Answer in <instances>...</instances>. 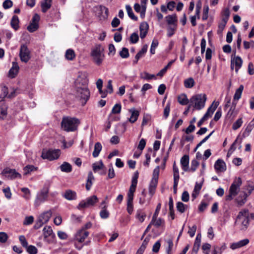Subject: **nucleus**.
<instances>
[{"label": "nucleus", "mask_w": 254, "mask_h": 254, "mask_svg": "<svg viewBox=\"0 0 254 254\" xmlns=\"http://www.w3.org/2000/svg\"><path fill=\"white\" fill-rule=\"evenodd\" d=\"M87 80L78 76L75 81L76 96L84 106L90 97V92L87 87Z\"/></svg>", "instance_id": "obj_1"}, {"label": "nucleus", "mask_w": 254, "mask_h": 254, "mask_svg": "<svg viewBox=\"0 0 254 254\" xmlns=\"http://www.w3.org/2000/svg\"><path fill=\"white\" fill-rule=\"evenodd\" d=\"M80 121L77 118L64 117L61 122V127L67 132L74 131L77 130Z\"/></svg>", "instance_id": "obj_2"}, {"label": "nucleus", "mask_w": 254, "mask_h": 254, "mask_svg": "<svg viewBox=\"0 0 254 254\" xmlns=\"http://www.w3.org/2000/svg\"><path fill=\"white\" fill-rule=\"evenodd\" d=\"M249 216L248 209H244L239 212L235 224L241 230H246L248 227L249 225Z\"/></svg>", "instance_id": "obj_3"}, {"label": "nucleus", "mask_w": 254, "mask_h": 254, "mask_svg": "<svg viewBox=\"0 0 254 254\" xmlns=\"http://www.w3.org/2000/svg\"><path fill=\"white\" fill-rule=\"evenodd\" d=\"M206 100L207 97L205 94H198L192 96L190 99V103L193 108V111L203 109L205 106Z\"/></svg>", "instance_id": "obj_4"}, {"label": "nucleus", "mask_w": 254, "mask_h": 254, "mask_svg": "<svg viewBox=\"0 0 254 254\" xmlns=\"http://www.w3.org/2000/svg\"><path fill=\"white\" fill-rule=\"evenodd\" d=\"M104 49L100 45H96L92 50L91 56L93 62L98 65H100L104 59Z\"/></svg>", "instance_id": "obj_5"}, {"label": "nucleus", "mask_w": 254, "mask_h": 254, "mask_svg": "<svg viewBox=\"0 0 254 254\" xmlns=\"http://www.w3.org/2000/svg\"><path fill=\"white\" fill-rule=\"evenodd\" d=\"M61 150L60 149H49L48 150L43 149L41 157L44 159L52 161L59 158Z\"/></svg>", "instance_id": "obj_6"}, {"label": "nucleus", "mask_w": 254, "mask_h": 254, "mask_svg": "<svg viewBox=\"0 0 254 254\" xmlns=\"http://www.w3.org/2000/svg\"><path fill=\"white\" fill-rule=\"evenodd\" d=\"M1 175L10 180L15 179H21V175L15 169H10L8 167L4 168L1 173Z\"/></svg>", "instance_id": "obj_7"}, {"label": "nucleus", "mask_w": 254, "mask_h": 254, "mask_svg": "<svg viewBox=\"0 0 254 254\" xmlns=\"http://www.w3.org/2000/svg\"><path fill=\"white\" fill-rule=\"evenodd\" d=\"M98 201V198L96 195H92L87 198L85 200L81 201L78 204V209L87 208L93 206Z\"/></svg>", "instance_id": "obj_8"}, {"label": "nucleus", "mask_w": 254, "mask_h": 254, "mask_svg": "<svg viewBox=\"0 0 254 254\" xmlns=\"http://www.w3.org/2000/svg\"><path fill=\"white\" fill-rule=\"evenodd\" d=\"M19 57L21 61L25 63H27L30 59V52L25 44H22L20 47Z\"/></svg>", "instance_id": "obj_9"}, {"label": "nucleus", "mask_w": 254, "mask_h": 254, "mask_svg": "<svg viewBox=\"0 0 254 254\" xmlns=\"http://www.w3.org/2000/svg\"><path fill=\"white\" fill-rule=\"evenodd\" d=\"M48 192L49 189L44 188L37 195L35 200V205L36 206H39L42 202L47 200Z\"/></svg>", "instance_id": "obj_10"}, {"label": "nucleus", "mask_w": 254, "mask_h": 254, "mask_svg": "<svg viewBox=\"0 0 254 254\" xmlns=\"http://www.w3.org/2000/svg\"><path fill=\"white\" fill-rule=\"evenodd\" d=\"M243 63L242 59L239 57H234L231 58V68L233 69L235 68L236 73L238 72L239 69L241 67Z\"/></svg>", "instance_id": "obj_11"}, {"label": "nucleus", "mask_w": 254, "mask_h": 254, "mask_svg": "<svg viewBox=\"0 0 254 254\" xmlns=\"http://www.w3.org/2000/svg\"><path fill=\"white\" fill-rule=\"evenodd\" d=\"M242 184V181L241 178L240 177L236 178L229 189V192L237 195Z\"/></svg>", "instance_id": "obj_12"}, {"label": "nucleus", "mask_w": 254, "mask_h": 254, "mask_svg": "<svg viewBox=\"0 0 254 254\" xmlns=\"http://www.w3.org/2000/svg\"><path fill=\"white\" fill-rule=\"evenodd\" d=\"M88 235L89 232L87 231L81 229L76 232L75 235V239L79 243H82Z\"/></svg>", "instance_id": "obj_13"}, {"label": "nucleus", "mask_w": 254, "mask_h": 254, "mask_svg": "<svg viewBox=\"0 0 254 254\" xmlns=\"http://www.w3.org/2000/svg\"><path fill=\"white\" fill-rule=\"evenodd\" d=\"M138 172L136 171L134 175L132 178L131 180V185L130 186L129 191L127 194H133L134 191H135L136 187L137 184V179L138 178Z\"/></svg>", "instance_id": "obj_14"}, {"label": "nucleus", "mask_w": 254, "mask_h": 254, "mask_svg": "<svg viewBox=\"0 0 254 254\" xmlns=\"http://www.w3.org/2000/svg\"><path fill=\"white\" fill-rule=\"evenodd\" d=\"M214 168L217 172H223L226 170V165L223 160L219 159L215 162Z\"/></svg>", "instance_id": "obj_15"}, {"label": "nucleus", "mask_w": 254, "mask_h": 254, "mask_svg": "<svg viewBox=\"0 0 254 254\" xmlns=\"http://www.w3.org/2000/svg\"><path fill=\"white\" fill-rule=\"evenodd\" d=\"M19 70V67L16 62L12 63V66L8 72V76L11 78H13L17 75Z\"/></svg>", "instance_id": "obj_16"}, {"label": "nucleus", "mask_w": 254, "mask_h": 254, "mask_svg": "<svg viewBox=\"0 0 254 254\" xmlns=\"http://www.w3.org/2000/svg\"><path fill=\"white\" fill-rule=\"evenodd\" d=\"M148 24L146 22H142L139 26L140 37L141 39H144L148 32Z\"/></svg>", "instance_id": "obj_17"}, {"label": "nucleus", "mask_w": 254, "mask_h": 254, "mask_svg": "<svg viewBox=\"0 0 254 254\" xmlns=\"http://www.w3.org/2000/svg\"><path fill=\"white\" fill-rule=\"evenodd\" d=\"M182 169L184 171H189V156L188 155H184L181 159Z\"/></svg>", "instance_id": "obj_18"}, {"label": "nucleus", "mask_w": 254, "mask_h": 254, "mask_svg": "<svg viewBox=\"0 0 254 254\" xmlns=\"http://www.w3.org/2000/svg\"><path fill=\"white\" fill-rule=\"evenodd\" d=\"M158 179H156L155 178H152L151 180L149 187V192L151 196H152L155 192L156 188L158 184Z\"/></svg>", "instance_id": "obj_19"}, {"label": "nucleus", "mask_w": 254, "mask_h": 254, "mask_svg": "<svg viewBox=\"0 0 254 254\" xmlns=\"http://www.w3.org/2000/svg\"><path fill=\"white\" fill-rule=\"evenodd\" d=\"M43 234L45 240H46L48 237H51L52 238H54L55 237L53 230L50 226H46L44 228Z\"/></svg>", "instance_id": "obj_20"}, {"label": "nucleus", "mask_w": 254, "mask_h": 254, "mask_svg": "<svg viewBox=\"0 0 254 254\" xmlns=\"http://www.w3.org/2000/svg\"><path fill=\"white\" fill-rule=\"evenodd\" d=\"M218 105H219V102H215L214 101L212 103V104H211V105L208 108L206 113L204 114V115H206V117L208 118L209 117H211V115L214 113V112L215 111V110L217 108Z\"/></svg>", "instance_id": "obj_21"}, {"label": "nucleus", "mask_w": 254, "mask_h": 254, "mask_svg": "<svg viewBox=\"0 0 254 254\" xmlns=\"http://www.w3.org/2000/svg\"><path fill=\"white\" fill-rule=\"evenodd\" d=\"M201 236L200 234H198L195 238L192 249V252L194 253L195 254H196L199 250L201 243Z\"/></svg>", "instance_id": "obj_22"}, {"label": "nucleus", "mask_w": 254, "mask_h": 254, "mask_svg": "<svg viewBox=\"0 0 254 254\" xmlns=\"http://www.w3.org/2000/svg\"><path fill=\"white\" fill-rule=\"evenodd\" d=\"M248 195L245 192H242L239 196L236 199L238 205L240 206L244 205L246 202V199Z\"/></svg>", "instance_id": "obj_23"}, {"label": "nucleus", "mask_w": 254, "mask_h": 254, "mask_svg": "<svg viewBox=\"0 0 254 254\" xmlns=\"http://www.w3.org/2000/svg\"><path fill=\"white\" fill-rule=\"evenodd\" d=\"M52 216V212L50 211H47L44 212L38 217L41 221H42L44 224L48 222Z\"/></svg>", "instance_id": "obj_24"}, {"label": "nucleus", "mask_w": 254, "mask_h": 254, "mask_svg": "<svg viewBox=\"0 0 254 254\" xmlns=\"http://www.w3.org/2000/svg\"><path fill=\"white\" fill-rule=\"evenodd\" d=\"M64 196L68 200H74L76 199V194L74 191L68 190L65 191Z\"/></svg>", "instance_id": "obj_25"}, {"label": "nucleus", "mask_w": 254, "mask_h": 254, "mask_svg": "<svg viewBox=\"0 0 254 254\" xmlns=\"http://www.w3.org/2000/svg\"><path fill=\"white\" fill-rule=\"evenodd\" d=\"M19 20L17 16L13 15L10 21V25L11 27L15 30H17L19 26Z\"/></svg>", "instance_id": "obj_26"}, {"label": "nucleus", "mask_w": 254, "mask_h": 254, "mask_svg": "<svg viewBox=\"0 0 254 254\" xmlns=\"http://www.w3.org/2000/svg\"><path fill=\"white\" fill-rule=\"evenodd\" d=\"M129 112L131 113V115L128 119L129 121L131 123H134L137 120L139 115V112L134 109H130Z\"/></svg>", "instance_id": "obj_27"}, {"label": "nucleus", "mask_w": 254, "mask_h": 254, "mask_svg": "<svg viewBox=\"0 0 254 254\" xmlns=\"http://www.w3.org/2000/svg\"><path fill=\"white\" fill-rule=\"evenodd\" d=\"M165 18L169 25H177V18L176 14L169 15Z\"/></svg>", "instance_id": "obj_28"}, {"label": "nucleus", "mask_w": 254, "mask_h": 254, "mask_svg": "<svg viewBox=\"0 0 254 254\" xmlns=\"http://www.w3.org/2000/svg\"><path fill=\"white\" fill-rule=\"evenodd\" d=\"M164 223V220L161 218H159L157 219V217H156L154 219V217H152L151 221L149 224L151 226L153 225L156 227H159L163 224Z\"/></svg>", "instance_id": "obj_29"}, {"label": "nucleus", "mask_w": 254, "mask_h": 254, "mask_svg": "<svg viewBox=\"0 0 254 254\" xmlns=\"http://www.w3.org/2000/svg\"><path fill=\"white\" fill-rule=\"evenodd\" d=\"M243 89L244 86L243 85H241L239 88L237 89L234 96L233 104L234 103L235 101H238L241 98Z\"/></svg>", "instance_id": "obj_30"}, {"label": "nucleus", "mask_w": 254, "mask_h": 254, "mask_svg": "<svg viewBox=\"0 0 254 254\" xmlns=\"http://www.w3.org/2000/svg\"><path fill=\"white\" fill-rule=\"evenodd\" d=\"M60 168L61 171L64 172L69 173L72 171L71 165L66 162H64L60 166Z\"/></svg>", "instance_id": "obj_31"}, {"label": "nucleus", "mask_w": 254, "mask_h": 254, "mask_svg": "<svg viewBox=\"0 0 254 254\" xmlns=\"http://www.w3.org/2000/svg\"><path fill=\"white\" fill-rule=\"evenodd\" d=\"M102 146L100 142H96L94 145V151L93 152V156L95 158L98 156L101 150H102Z\"/></svg>", "instance_id": "obj_32"}, {"label": "nucleus", "mask_w": 254, "mask_h": 254, "mask_svg": "<svg viewBox=\"0 0 254 254\" xmlns=\"http://www.w3.org/2000/svg\"><path fill=\"white\" fill-rule=\"evenodd\" d=\"M178 102L182 105H186L188 103H190V100H188L187 95L186 94H182L178 97Z\"/></svg>", "instance_id": "obj_33"}, {"label": "nucleus", "mask_w": 254, "mask_h": 254, "mask_svg": "<svg viewBox=\"0 0 254 254\" xmlns=\"http://www.w3.org/2000/svg\"><path fill=\"white\" fill-rule=\"evenodd\" d=\"M52 0H44V1L41 3L42 10L43 12H46L51 6Z\"/></svg>", "instance_id": "obj_34"}, {"label": "nucleus", "mask_w": 254, "mask_h": 254, "mask_svg": "<svg viewBox=\"0 0 254 254\" xmlns=\"http://www.w3.org/2000/svg\"><path fill=\"white\" fill-rule=\"evenodd\" d=\"M94 177L91 172H89L88 174V177L87 182L86 184V189L87 190H89L92 185V181L94 180Z\"/></svg>", "instance_id": "obj_35"}, {"label": "nucleus", "mask_w": 254, "mask_h": 254, "mask_svg": "<svg viewBox=\"0 0 254 254\" xmlns=\"http://www.w3.org/2000/svg\"><path fill=\"white\" fill-rule=\"evenodd\" d=\"M65 57L67 60H73L75 57V54L74 51L72 49H68L66 50L65 54Z\"/></svg>", "instance_id": "obj_36"}, {"label": "nucleus", "mask_w": 254, "mask_h": 254, "mask_svg": "<svg viewBox=\"0 0 254 254\" xmlns=\"http://www.w3.org/2000/svg\"><path fill=\"white\" fill-rule=\"evenodd\" d=\"M126 8L128 16L132 20L134 21H137L138 18L137 16L134 15L131 6L129 5H127L126 6Z\"/></svg>", "instance_id": "obj_37"}, {"label": "nucleus", "mask_w": 254, "mask_h": 254, "mask_svg": "<svg viewBox=\"0 0 254 254\" xmlns=\"http://www.w3.org/2000/svg\"><path fill=\"white\" fill-rule=\"evenodd\" d=\"M176 59L171 61L167 65L162 69L157 74V76H162L167 71V70L171 66L173 63L175 61Z\"/></svg>", "instance_id": "obj_38"}, {"label": "nucleus", "mask_w": 254, "mask_h": 254, "mask_svg": "<svg viewBox=\"0 0 254 254\" xmlns=\"http://www.w3.org/2000/svg\"><path fill=\"white\" fill-rule=\"evenodd\" d=\"M148 46L146 44H145L143 46L142 49L140 51H139L137 54L136 55V59H139L141 57H142L144 54L146 53L147 51Z\"/></svg>", "instance_id": "obj_39"}, {"label": "nucleus", "mask_w": 254, "mask_h": 254, "mask_svg": "<svg viewBox=\"0 0 254 254\" xmlns=\"http://www.w3.org/2000/svg\"><path fill=\"white\" fill-rule=\"evenodd\" d=\"M177 209L178 211L181 213H184L188 208L187 205L184 204L182 202H178L177 203Z\"/></svg>", "instance_id": "obj_40"}, {"label": "nucleus", "mask_w": 254, "mask_h": 254, "mask_svg": "<svg viewBox=\"0 0 254 254\" xmlns=\"http://www.w3.org/2000/svg\"><path fill=\"white\" fill-rule=\"evenodd\" d=\"M104 165L102 161L94 163L92 165L93 170L94 172H96L98 170L103 169Z\"/></svg>", "instance_id": "obj_41"}, {"label": "nucleus", "mask_w": 254, "mask_h": 254, "mask_svg": "<svg viewBox=\"0 0 254 254\" xmlns=\"http://www.w3.org/2000/svg\"><path fill=\"white\" fill-rule=\"evenodd\" d=\"M194 81L192 77H190L184 81V85L186 88H191L194 85Z\"/></svg>", "instance_id": "obj_42"}, {"label": "nucleus", "mask_w": 254, "mask_h": 254, "mask_svg": "<svg viewBox=\"0 0 254 254\" xmlns=\"http://www.w3.org/2000/svg\"><path fill=\"white\" fill-rule=\"evenodd\" d=\"M121 111V105L120 104H116L113 108L112 112L110 115V117H111L112 114H119Z\"/></svg>", "instance_id": "obj_43"}, {"label": "nucleus", "mask_w": 254, "mask_h": 254, "mask_svg": "<svg viewBox=\"0 0 254 254\" xmlns=\"http://www.w3.org/2000/svg\"><path fill=\"white\" fill-rule=\"evenodd\" d=\"M38 23H30L27 26V29L30 32H34L38 29Z\"/></svg>", "instance_id": "obj_44"}, {"label": "nucleus", "mask_w": 254, "mask_h": 254, "mask_svg": "<svg viewBox=\"0 0 254 254\" xmlns=\"http://www.w3.org/2000/svg\"><path fill=\"white\" fill-rule=\"evenodd\" d=\"M173 176H174V180H179L180 176L179 173V169L176 165V162H174L173 166Z\"/></svg>", "instance_id": "obj_45"}, {"label": "nucleus", "mask_w": 254, "mask_h": 254, "mask_svg": "<svg viewBox=\"0 0 254 254\" xmlns=\"http://www.w3.org/2000/svg\"><path fill=\"white\" fill-rule=\"evenodd\" d=\"M140 77L146 80H150L155 78L154 74H150L147 72H143L140 74Z\"/></svg>", "instance_id": "obj_46"}, {"label": "nucleus", "mask_w": 254, "mask_h": 254, "mask_svg": "<svg viewBox=\"0 0 254 254\" xmlns=\"http://www.w3.org/2000/svg\"><path fill=\"white\" fill-rule=\"evenodd\" d=\"M21 190L24 193L23 197L26 200L29 199L31 195L30 190L27 188H21Z\"/></svg>", "instance_id": "obj_47"}, {"label": "nucleus", "mask_w": 254, "mask_h": 254, "mask_svg": "<svg viewBox=\"0 0 254 254\" xmlns=\"http://www.w3.org/2000/svg\"><path fill=\"white\" fill-rule=\"evenodd\" d=\"M139 40V37L137 33H133L130 36V43L132 44L136 43Z\"/></svg>", "instance_id": "obj_48"}, {"label": "nucleus", "mask_w": 254, "mask_h": 254, "mask_svg": "<svg viewBox=\"0 0 254 254\" xmlns=\"http://www.w3.org/2000/svg\"><path fill=\"white\" fill-rule=\"evenodd\" d=\"M26 251L29 254H36L38 252L37 249L34 246H28L26 248Z\"/></svg>", "instance_id": "obj_49"}, {"label": "nucleus", "mask_w": 254, "mask_h": 254, "mask_svg": "<svg viewBox=\"0 0 254 254\" xmlns=\"http://www.w3.org/2000/svg\"><path fill=\"white\" fill-rule=\"evenodd\" d=\"M198 165H199V162L196 160L194 159L191 161V167H190V170H189L192 172H193L196 170V169L197 167L198 166Z\"/></svg>", "instance_id": "obj_50"}, {"label": "nucleus", "mask_w": 254, "mask_h": 254, "mask_svg": "<svg viewBox=\"0 0 254 254\" xmlns=\"http://www.w3.org/2000/svg\"><path fill=\"white\" fill-rule=\"evenodd\" d=\"M158 45V41L157 39H153L150 48V53L151 54H154L155 53V49Z\"/></svg>", "instance_id": "obj_51"}, {"label": "nucleus", "mask_w": 254, "mask_h": 254, "mask_svg": "<svg viewBox=\"0 0 254 254\" xmlns=\"http://www.w3.org/2000/svg\"><path fill=\"white\" fill-rule=\"evenodd\" d=\"M243 124V121L242 118H240L238 119L233 124L232 126V128L234 130H236L238 128H239Z\"/></svg>", "instance_id": "obj_52"}, {"label": "nucleus", "mask_w": 254, "mask_h": 254, "mask_svg": "<svg viewBox=\"0 0 254 254\" xmlns=\"http://www.w3.org/2000/svg\"><path fill=\"white\" fill-rule=\"evenodd\" d=\"M176 27L177 25H172L167 28V35L168 37H170L174 34Z\"/></svg>", "instance_id": "obj_53"}, {"label": "nucleus", "mask_w": 254, "mask_h": 254, "mask_svg": "<svg viewBox=\"0 0 254 254\" xmlns=\"http://www.w3.org/2000/svg\"><path fill=\"white\" fill-rule=\"evenodd\" d=\"M120 55L122 58H127L129 56L128 50L126 48H123L120 52Z\"/></svg>", "instance_id": "obj_54"}, {"label": "nucleus", "mask_w": 254, "mask_h": 254, "mask_svg": "<svg viewBox=\"0 0 254 254\" xmlns=\"http://www.w3.org/2000/svg\"><path fill=\"white\" fill-rule=\"evenodd\" d=\"M227 21V20L223 19H222L221 21L220 22L218 25V32L221 33L222 32L226 26Z\"/></svg>", "instance_id": "obj_55"}, {"label": "nucleus", "mask_w": 254, "mask_h": 254, "mask_svg": "<svg viewBox=\"0 0 254 254\" xmlns=\"http://www.w3.org/2000/svg\"><path fill=\"white\" fill-rule=\"evenodd\" d=\"M167 244H168V247L167 249V253L168 254H172V249L173 247V240L172 239H169L167 241Z\"/></svg>", "instance_id": "obj_56"}, {"label": "nucleus", "mask_w": 254, "mask_h": 254, "mask_svg": "<svg viewBox=\"0 0 254 254\" xmlns=\"http://www.w3.org/2000/svg\"><path fill=\"white\" fill-rule=\"evenodd\" d=\"M7 115V109L4 107H0V119L3 120Z\"/></svg>", "instance_id": "obj_57"}, {"label": "nucleus", "mask_w": 254, "mask_h": 254, "mask_svg": "<svg viewBox=\"0 0 254 254\" xmlns=\"http://www.w3.org/2000/svg\"><path fill=\"white\" fill-rule=\"evenodd\" d=\"M161 247L160 241H157L153 245L152 248V251L154 253H157L159 252Z\"/></svg>", "instance_id": "obj_58"}, {"label": "nucleus", "mask_w": 254, "mask_h": 254, "mask_svg": "<svg viewBox=\"0 0 254 254\" xmlns=\"http://www.w3.org/2000/svg\"><path fill=\"white\" fill-rule=\"evenodd\" d=\"M8 239V236L5 232H0V242L1 243H5Z\"/></svg>", "instance_id": "obj_59"}, {"label": "nucleus", "mask_w": 254, "mask_h": 254, "mask_svg": "<svg viewBox=\"0 0 254 254\" xmlns=\"http://www.w3.org/2000/svg\"><path fill=\"white\" fill-rule=\"evenodd\" d=\"M19 241L21 244V245L24 247L26 248L28 246V243L27 242V240L25 239V237L24 236L21 235L19 237Z\"/></svg>", "instance_id": "obj_60"}, {"label": "nucleus", "mask_w": 254, "mask_h": 254, "mask_svg": "<svg viewBox=\"0 0 254 254\" xmlns=\"http://www.w3.org/2000/svg\"><path fill=\"white\" fill-rule=\"evenodd\" d=\"M222 15L223 16L222 19L228 21L230 16V11L228 8H226L223 10Z\"/></svg>", "instance_id": "obj_61"}, {"label": "nucleus", "mask_w": 254, "mask_h": 254, "mask_svg": "<svg viewBox=\"0 0 254 254\" xmlns=\"http://www.w3.org/2000/svg\"><path fill=\"white\" fill-rule=\"evenodd\" d=\"M209 8L208 6H204L203 10L202 19L206 20L208 18Z\"/></svg>", "instance_id": "obj_62"}, {"label": "nucleus", "mask_w": 254, "mask_h": 254, "mask_svg": "<svg viewBox=\"0 0 254 254\" xmlns=\"http://www.w3.org/2000/svg\"><path fill=\"white\" fill-rule=\"evenodd\" d=\"M34 221V217L32 216L26 217L23 222L24 225H29L32 224Z\"/></svg>", "instance_id": "obj_63"}, {"label": "nucleus", "mask_w": 254, "mask_h": 254, "mask_svg": "<svg viewBox=\"0 0 254 254\" xmlns=\"http://www.w3.org/2000/svg\"><path fill=\"white\" fill-rule=\"evenodd\" d=\"M35 169L33 165H27L24 168V175H27Z\"/></svg>", "instance_id": "obj_64"}]
</instances>
